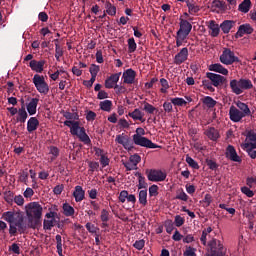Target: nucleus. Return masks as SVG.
Segmentation results:
<instances>
[{"instance_id": "nucleus-1", "label": "nucleus", "mask_w": 256, "mask_h": 256, "mask_svg": "<svg viewBox=\"0 0 256 256\" xmlns=\"http://www.w3.org/2000/svg\"><path fill=\"white\" fill-rule=\"evenodd\" d=\"M64 125L70 127L71 135H76L84 145H91V138L85 132V128L79 126V121L66 120L64 121Z\"/></svg>"}, {"instance_id": "nucleus-2", "label": "nucleus", "mask_w": 256, "mask_h": 256, "mask_svg": "<svg viewBox=\"0 0 256 256\" xmlns=\"http://www.w3.org/2000/svg\"><path fill=\"white\" fill-rule=\"evenodd\" d=\"M26 215L29 223L38 225L41 217H43V206L39 202H30L26 205Z\"/></svg>"}, {"instance_id": "nucleus-3", "label": "nucleus", "mask_w": 256, "mask_h": 256, "mask_svg": "<svg viewBox=\"0 0 256 256\" xmlns=\"http://www.w3.org/2000/svg\"><path fill=\"white\" fill-rule=\"evenodd\" d=\"M2 218L4 221L9 223V225L16 223L18 227V233L23 234L25 231H27V224H25V218H23V215L13 211H7L2 214Z\"/></svg>"}, {"instance_id": "nucleus-4", "label": "nucleus", "mask_w": 256, "mask_h": 256, "mask_svg": "<svg viewBox=\"0 0 256 256\" xmlns=\"http://www.w3.org/2000/svg\"><path fill=\"white\" fill-rule=\"evenodd\" d=\"M230 88L235 95H241L243 90L253 89V82L249 79H233L230 81Z\"/></svg>"}, {"instance_id": "nucleus-5", "label": "nucleus", "mask_w": 256, "mask_h": 256, "mask_svg": "<svg viewBox=\"0 0 256 256\" xmlns=\"http://www.w3.org/2000/svg\"><path fill=\"white\" fill-rule=\"evenodd\" d=\"M32 83H34V87L40 93V95H48L49 94V84L45 81V76L35 74Z\"/></svg>"}, {"instance_id": "nucleus-6", "label": "nucleus", "mask_w": 256, "mask_h": 256, "mask_svg": "<svg viewBox=\"0 0 256 256\" xmlns=\"http://www.w3.org/2000/svg\"><path fill=\"white\" fill-rule=\"evenodd\" d=\"M132 139H133V143L135 145H139L140 147H146L147 149H157L158 147L155 143H153V141L139 134H134L132 136Z\"/></svg>"}, {"instance_id": "nucleus-7", "label": "nucleus", "mask_w": 256, "mask_h": 256, "mask_svg": "<svg viewBox=\"0 0 256 256\" xmlns=\"http://www.w3.org/2000/svg\"><path fill=\"white\" fill-rule=\"evenodd\" d=\"M220 61L223 65H233V63H239V57L235 56L231 49H224L222 55H220Z\"/></svg>"}, {"instance_id": "nucleus-8", "label": "nucleus", "mask_w": 256, "mask_h": 256, "mask_svg": "<svg viewBox=\"0 0 256 256\" xmlns=\"http://www.w3.org/2000/svg\"><path fill=\"white\" fill-rule=\"evenodd\" d=\"M206 77L211 80V83L214 87H221V85H225L227 83V78L225 76H221L219 74L208 72Z\"/></svg>"}, {"instance_id": "nucleus-9", "label": "nucleus", "mask_w": 256, "mask_h": 256, "mask_svg": "<svg viewBox=\"0 0 256 256\" xmlns=\"http://www.w3.org/2000/svg\"><path fill=\"white\" fill-rule=\"evenodd\" d=\"M115 141L119 145H122L124 149H127L128 151H131V149H133V143H131V138L125 135V133L116 135Z\"/></svg>"}, {"instance_id": "nucleus-10", "label": "nucleus", "mask_w": 256, "mask_h": 256, "mask_svg": "<svg viewBox=\"0 0 256 256\" xmlns=\"http://www.w3.org/2000/svg\"><path fill=\"white\" fill-rule=\"evenodd\" d=\"M191 29H193V25L189 23L187 20H180V28L177 31L178 35H182L183 37H189V33H191Z\"/></svg>"}, {"instance_id": "nucleus-11", "label": "nucleus", "mask_w": 256, "mask_h": 256, "mask_svg": "<svg viewBox=\"0 0 256 256\" xmlns=\"http://www.w3.org/2000/svg\"><path fill=\"white\" fill-rule=\"evenodd\" d=\"M229 117L233 123H239L245 116L237 107L231 106L229 109Z\"/></svg>"}, {"instance_id": "nucleus-12", "label": "nucleus", "mask_w": 256, "mask_h": 256, "mask_svg": "<svg viewBox=\"0 0 256 256\" xmlns=\"http://www.w3.org/2000/svg\"><path fill=\"white\" fill-rule=\"evenodd\" d=\"M189 57V49L187 47H184L178 52L174 57V63L176 65H181L182 63H185V61Z\"/></svg>"}, {"instance_id": "nucleus-13", "label": "nucleus", "mask_w": 256, "mask_h": 256, "mask_svg": "<svg viewBox=\"0 0 256 256\" xmlns=\"http://www.w3.org/2000/svg\"><path fill=\"white\" fill-rule=\"evenodd\" d=\"M146 176L148 181H152L154 183L161 181V170L160 169H146Z\"/></svg>"}, {"instance_id": "nucleus-14", "label": "nucleus", "mask_w": 256, "mask_h": 256, "mask_svg": "<svg viewBox=\"0 0 256 256\" xmlns=\"http://www.w3.org/2000/svg\"><path fill=\"white\" fill-rule=\"evenodd\" d=\"M226 157L230 159V161H234L235 163H241V157L237 155V150L233 145H228L226 148Z\"/></svg>"}, {"instance_id": "nucleus-15", "label": "nucleus", "mask_w": 256, "mask_h": 256, "mask_svg": "<svg viewBox=\"0 0 256 256\" xmlns=\"http://www.w3.org/2000/svg\"><path fill=\"white\" fill-rule=\"evenodd\" d=\"M135 77H137V72L131 68L127 69L122 76L124 83L127 85H133V83H135Z\"/></svg>"}, {"instance_id": "nucleus-16", "label": "nucleus", "mask_w": 256, "mask_h": 256, "mask_svg": "<svg viewBox=\"0 0 256 256\" xmlns=\"http://www.w3.org/2000/svg\"><path fill=\"white\" fill-rule=\"evenodd\" d=\"M121 77V72L112 74L105 80L106 89H113L117 83H119V78Z\"/></svg>"}, {"instance_id": "nucleus-17", "label": "nucleus", "mask_w": 256, "mask_h": 256, "mask_svg": "<svg viewBox=\"0 0 256 256\" xmlns=\"http://www.w3.org/2000/svg\"><path fill=\"white\" fill-rule=\"evenodd\" d=\"M30 69L35 71V73H43V68L45 67V60H31L29 63Z\"/></svg>"}, {"instance_id": "nucleus-18", "label": "nucleus", "mask_w": 256, "mask_h": 256, "mask_svg": "<svg viewBox=\"0 0 256 256\" xmlns=\"http://www.w3.org/2000/svg\"><path fill=\"white\" fill-rule=\"evenodd\" d=\"M73 197L76 201V203H81V201H83V199H85V190H83L82 186H75L74 188V192H73Z\"/></svg>"}, {"instance_id": "nucleus-19", "label": "nucleus", "mask_w": 256, "mask_h": 256, "mask_svg": "<svg viewBox=\"0 0 256 256\" xmlns=\"http://www.w3.org/2000/svg\"><path fill=\"white\" fill-rule=\"evenodd\" d=\"M253 33V27L251 24H242L239 26L236 35L238 37H243V35H251Z\"/></svg>"}, {"instance_id": "nucleus-20", "label": "nucleus", "mask_w": 256, "mask_h": 256, "mask_svg": "<svg viewBox=\"0 0 256 256\" xmlns=\"http://www.w3.org/2000/svg\"><path fill=\"white\" fill-rule=\"evenodd\" d=\"M39 129V119L37 117H31L27 122V131L28 133H33Z\"/></svg>"}, {"instance_id": "nucleus-21", "label": "nucleus", "mask_w": 256, "mask_h": 256, "mask_svg": "<svg viewBox=\"0 0 256 256\" xmlns=\"http://www.w3.org/2000/svg\"><path fill=\"white\" fill-rule=\"evenodd\" d=\"M37 105H39V99L32 98L26 106L29 115H35L37 113Z\"/></svg>"}, {"instance_id": "nucleus-22", "label": "nucleus", "mask_w": 256, "mask_h": 256, "mask_svg": "<svg viewBox=\"0 0 256 256\" xmlns=\"http://www.w3.org/2000/svg\"><path fill=\"white\" fill-rule=\"evenodd\" d=\"M236 106L244 117H251V109H249V106L246 103L238 101Z\"/></svg>"}, {"instance_id": "nucleus-23", "label": "nucleus", "mask_w": 256, "mask_h": 256, "mask_svg": "<svg viewBox=\"0 0 256 256\" xmlns=\"http://www.w3.org/2000/svg\"><path fill=\"white\" fill-rule=\"evenodd\" d=\"M209 71H215L216 73H220L221 75H229V70H227L221 64H212L209 66Z\"/></svg>"}, {"instance_id": "nucleus-24", "label": "nucleus", "mask_w": 256, "mask_h": 256, "mask_svg": "<svg viewBox=\"0 0 256 256\" xmlns=\"http://www.w3.org/2000/svg\"><path fill=\"white\" fill-rule=\"evenodd\" d=\"M244 145H250L252 147H256V131H249L246 135V142Z\"/></svg>"}, {"instance_id": "nucleus-25", "label": "nucleus", "mask_w": 256, "mask_h": 256, "mask_svg": "<svg viewBox=\"0 0 256 256\" xmlns=\"http://www.w3.org/2000/svg\"><path fill=\"white\" fill-rule=\"evenodd\" d=\"M205 135L210 139L211 141H217L219 139V131L213 127L208 128L205 131Z\"/></svg>"}, {"instance_id": "nucleus-26", "label": "nucleus", "mask_w": 256, "mask_h": 256, "mask_svg": "<svg viewBox=\"0 0 256 256\" xmlns=\"http://www.w3.org/2000/svg\"><path fill=\"white\" fill-rule=\"evenodd\" d=\"M235 25V21L233 20H225L221 25L220 29L223 31V33L227 34L231 29H233V26Z\"/></svg>"}, {"instance_id": "nucleus-27", "label": "nucleus", "mask_w": 256, "mask_h": 256, "mask_svg": "<svg viewBox=\"0 0 256 256\" xmlns=\"http://www.w3.org/2000/svg\"><path fill=\"white\" fill-rule=\"evenodd\" d=\"M99 107L101 111H106V113H111V109H113V101L104 100L99 103Z\"/></svg>"}, {"instance_id": "nucleus-28", "label": "nucleus", "mask_w": 256, "mask_h": 256, "mask_svg": "<svg viewBox=\"0 0 256 256\" xmlns=\"http://www.w3.org/2000/svg\"><path fill=\"white\" fill-rule=\"evenodd\" d=\"M28 117L29 115L27 114V110H25V106H22L18 110V117L16 118V121H18L19 123H25Z\"/></svg>"}, {"instance_id": "nucleus-29", "label": "nucleus", "mask_w": 256, "mask_h": 256, "mask_svg": "<svg viewBox=\"0 0 256 256\" xmlns=\"http://www.w3.org/2000/svg\"><path fill=\"white\" fill-rule=\"evenodd\" d=\"M242 149L248 153L251 159H256V147L251 146L249 144H241Z\"/></svg>"}, {"instance_id": "nucleus-30", "label": "nucleus", "mask_w": 256, "mask_h": 256, "mask_svg": "<svg viewBox=\"0 0 256 256\" xmlns=\"http://www.w3.org/2000/svg\"><path fill=\"white\" fill-rule=\"evenodd\" d=\"M208 29H210V35L212 37H217L219 35V24L215 23V21H210L208 25Z\"/></svg>"}, {"instance_id": "nucleus-31", "label": "nucleus", "mask_w": 256, "mask_h": 256, "mask_svg": "<svg viewBox=\"0 0 256 256\" xmlns=\"http://www.w3.org/2000/svg\"><path fill=\"white\" fill-rule=\"evenodd\" d=\"M238 11H240V13L251 11V0H243L238 6Z\"/></svg>"}, {"instance_id": "nucleus-32", "label": "nucleus", "mask_w": 256, "mask_h": 256, "mask_svg": "<svg viewBox=\"0 0 256 256\" xmlns=\"http://www.w3.org/2000/svg\"><path fill=\"white\" fill-rule=\"evenodd\" d=\"M62 209L63 215H65V217H73V215H75V208L70 206L69 203H64Z\"/></svg>"}, {"instance_id": "nucleus-33", "label": "nucleus", "mask_w": 256, "mask_h": 256, "mask_svg": "<svg viewBox=\"0 0 256 256\" xmlns=\"http://www.w3.org/2000/svg\"><path fill=\"white\" fill-rule=\"evenodd\" d=\"M57 225V219L52 218L50 220H44L43 221V230L44 231H51L53 227Z\"/></svg>"}, {"instance_id": "nucleus-34", "label": "nucleus", "mask_w": 256, "mask_h": 256, "mask_svg": "<svg viewBox=\"0 0 256 256\" xmlns=\"http://www.w3.org/2000/svg\"><path fill=\"white\" fill-rule=\"evenodd\" d=\"M210 251H220L223 250V245L221 244V241L217 239H213L209 242Z\"/></svg>"}, {"instance_id": "nucleus-35", "label": "nucleus", "mask_w": 256, "mask_h": 256, "mask_svg": "<svg viewBox=\"0 0 256 256\" xmlns=\"http://www.w3.org/2000/svg\"><path fill=\"white\" fill-rule=\"evenodd\" d=\"M105 9L106 13L111 17H115V15H117V7L111 4V2L108 1L105 3Z\"/></svg>"}, {"instance_id": "nucleus-36", "label": "nucleus", "mask_w": 256, "mask_h": 256, "mask_svg": "<svg viewBox=\"0 0 256 256\" xmlns=\"http://www.w3.org/2000/svg\"><path fill=\"white\" fill-rule=\"evenodd\" d=\"M55 43V58L57 61H61V57H63V48L59 45V39L54 40Z\"/></svg>"}, {"instance_id": "nucleus-37", "label": "nucleus", "mask_w": 256, "mask_h": 256, "mask_svg": "<svg viewBox=\"0 0 256 256\" xmlns=\"http://www.w3.org/2000/svg\"><path fill=\"white\" fill-rule=\"evenodd\" d=\"M55 239H56L57 253L58 255L63 256V238L61 237V235L57 234Z\"/></svg>"}, {"instance_id": "nucleus-38", "label": "nucleus", "mask_w": 256, "mask_h": 256, "mask_svg": "<svg viewBox=\"0 0 256 256\" xmlns=\"http://www.w3.org/2000/svg\"><path fill=\"white\" fill-rule=\"evenodd\" d=\"M128 115L129 117L134 119V121H144L143 119L144 114L139 109H135L133 112H130Z\"/></svg>"}, {"instance_id": "nucleus-39", "label": "nucleus", "mask_w": 256, "mask_h": 256, "mask_svg": "<svg viewBox=\"0 0 256 256\" xmlns=\"http://www.w3.org/2000/svg\"><path fill=\"white\" fill-rule=\"evenodd\" d=\"M136 177H138V189H147L149 187L145 181V176L141 175V173H136Z\"/></svg>"}, {"instance_id": "nucleus-40", "label": "nucleus", "mask_w": 256, "mask_h": 256, "mask_svg": "<svg viewBox=\"0 0 256 256\" xmlns=\"http://www.w3.org/2000/svg\"><path fill=\"white\" fill-rule=\"evenodd\" d=\"M212 5L216 7V9H220V11H227V3H225V1L214 0Z\"/></svg>"}, {"instance_id": "nucleus-41", "label": "nucleus", "mask_w": 256, "mask_h": 256, "mask_svg": "<svg viewBox=\"0 0 256 256\" xmlns=\"http://www.w3.org/2000/svg\"><path fill=\"white\" fill-rule=\"evenodd\" d=\"M63 117L69 121H79V114L77 112L71 113L66 111L64 112Z\"/></svg>"}, {"instance_id": "nucleus-42", "label": "nucleus", "mask_w": 256, "mask_h": 256, "mask_svg": "<svg viewBox=\"0 0 256 256\" xmlns=\"http://www.w3.org/2000/svg\"><path fill=\"white\" fill-rule=\"evenodd\" d=\"M203 103L204 105H206V107H208L209 109L215 107V105H217V101H215L211 96H206L203 99Z\"/></svg>"}, {"instance_id": "nucleus-43", "label": "nucleus", "mask_w": 256, "mask_h": 256, "mask_svg": "<svg viewBox=\"0 0 256 256\" xmlns=\"http://www.w3.org/2000/svg\"><path fill=\"white\" fill-rule=\"evenodd\" d=\"M139 203L140 205H147V189L139 191Z\"/></svg>"}, {"instance_id": "nucleus-44", "label": "nucleus", "mask_w": 256, "mask_h": 256, "mask_svg": "<svg viewBox=\"0 0 256 256\" xmlns=\"http://www.w3.org/2000/svg\"><path fill=\"white\" fill-rule=\"evenodd\" d=\"M137 51V43L135 42V38L128 39V52L135 53Z\"/></svg>"}, {"instance_id": "nucleus-45", "label": "nucleus", "mask_w": 256, "mask_h": 256, "mask_svg": "<svg viewBox=\"0 0 256 256\" xmlns=\"http://www.w3.org/2000/svg\"><path fill=\"white\" fill-rule=\"evenodd\" d=\"M186 5L188 7V11L189 13H191L192 15L194 13H199V7L195 4V3H191V1H186Z\"/></svg>"}, {"instance_id": "nucleus-46", "label": "nucleus", "mask_w": 256, "mask_h": 256, "mask_svg": "<svg viewBox=\"0 0 256 256\" xmlns=\"http://www.w3.org/2000/svg\"><path fill=\"white\" fill-rule=\"evenodd\" d=\"M19 231V227L17 226V222L9 224V234L11 237H17V232Z\"/></svg>"}, {"instance_id": "nucleus-47", "label": "nucleus", "mask_w": 256, "mask_h": 256, "mask_svg": "<svg viewBox=\"0 0 256 256\" xmlns=\"http://www.w3.org/2000/svg\"><path fill=\"white\" fill-rule=\"evenodd\" d=\"M186 163L189 165V167H192V169H199V163H197V161H195L189 155L186 156Z\"/></svg>"}, {"instance_id": "nucleus-48", "label": "nucleus", "mask_w": 256, "mask_h": 256, "mask_svg": "<svg viewBox=\"0 0 256 256\" xmlns=\"http://www.w3.org/2000/svg\"><path fill=\"white\" fill-rule=\"evenodd\" d=\"M88 167L90 173H95V171L99 170V162L88 161Z\"/></svg>"}, {"instance_id": "nucleus-49", "label": "nucleus", "mask_w": 256, "mask_h": 256, "mask_svg": "<svg viewBox=\"0 0 256 256\" xmlns=\"http://www.w3.org/2000/svg\"><path fill=\"white\" fill-rule=\"evenodd\" d=\"M149 195L150 197H157L159 195V186L155 184L150 186Z\"/></svg>"}, {"instance_id": "nucleus-50", "label": "nucleus", "mask_w": 256, "mask_h": 256, "mask_svg": "<svg viewBox=\"0 0 256 256\" xmlns=\"http://www.w3.org/2000/svg\"><path fill=\"white\" fill-rule=\"evenodd\" d=\"M176 199H179L180 201H188L189 196L187 195V193H185V191L178 190L177 195H176Z\"/></svg>"}, {"instance_id": "nucleus-51", "label": "nucleus", "mask_w": 256, "mask_h": 256, "mask_svg": "<svg viewBox=\"0 0 256 256\" xmlns=\"http://www.w3.org/2000/svg\"><path fill=\"white\" fill-rule=\"evenodd\" d=\"M173 105H176L177 107H183V105L187 104V100L183 98H173L172 99Z\"/></svg>"}, {"instance_id": "nucleus-52", "label": "nucleus", "mask_w": 256, "mask_h": 256, "mask_svg": "<svg viewBox=\"0 0 256 256\" xmlns=\"http://www.w3.org/2000/svg\"><path fill=\"white\" fill-rule=\"evenodd\" d=\"M20 183H25L27 185V181H29V173L27 171H23L19 174Z\"/></svg>"}, {"instance_id": "nucleus-53", "label": "nucleus", "mask_w": 256, "mask_h": 256, "mask_svg": "<svg viewBox=\"0 0 256 256\" xmlns=\"http://www.w3.org/2000/svg\"><path fill=\"white\" fill-rule=\"evenodd\" d=\"M100 219L102 223H107L109 221V211H107V209H102Z\"/></svg>"}, {"instance_id": "nucleus-54", "label": "nucleus", "mask_w": 256, "mask_h": 256, "mask_svg": "<svg viewBox=\"0 0 256 256\" xmlns=\"http://www.w3.org/2000/svg\"><path fill=\"white\" fill-rule=\"evenodd\" d=\"M99 71H101V68L99 67V65L91 64V66L89 68V72H90L91 75L97 76Z\"/></svg>"}, {"instance_id": "nucleus-55", "label": "nucleus", "mask_w": 256, "mask_h": 256, "mask_svg": "<svg viewBox=\"0 0 256 256\" xmlns=\"http://www.w3.org/2000/svg\"><path fill=\"white\" fill-rule=\"evenodd\" d=\"M195 251H197V249H195L191 246H188V247H186V250L184 251L183 255L184 256H197Z\"/></svg>"}, {"instance_id": "nucleus-56", "label": "nucleus", "mask_w": 256, "mask_h": 256, "mask_svg": "<svg viewBox=\"0 0 256 256\" xmlns=\"http://www.w3.org/2000/svg\"><path fill=\"white\" fill-rule=\"evenodd\" d=\"M129 161H131L137 167V165L141 163V156H139V154L131 155Z\"/></svg>"}, {"instance_id": "nucleus-57", "label": "nucleus", "mask_w": 256, "mask_h": 256, "mask_svg": "<svg viewBox=\"0 0 256 256\" xmlns=\"http://www.w3.org/2000/svg\"><path fill=\"white\" fill-rule=\"evenodd\" d=\"M174 223L176 227H182L185 224V218L181 217V215H176Z\"/></svg>"}, {"instance_id": "nucleus-58", "label": "nucleus", "mask_w": 256, "mask_h": 256, "mask_svg": "<svg viewBox=\"0 0 256 256\" xmlns=\"http://www.w3.org/2000/svg\"><path fill=\"white\" fill-rule=\"evenodd\" d=\"M133 247L138 251H141L143 247H145V240L141 239V240L135 241V243L133 244Z\"/></svg>"}, {"instance_id": "nucleus-59", "label": "nucleus", "mask_w": 256, "mask_h": 256, "mask_svg": "<svg viewBox=\"0 0 256 256\" xmlns=\"http://www.w3.org/2000/svg\"><path fill=\"white\" fill-rule=\"evenodd\" d=\"M241 192L246 195V197H254L255 193L249 189V187L244 186L241 188Z\"/></svg>"}, {"instance_id": "nucleus-60", "label": "nucleus", "mask_w": 256, "mask_h": 256, "mask_svg": "<svg viewBox=\"0 0 256 256\" xmlns=\"http://www.w3.org/2000/svg\"><path fill=\"white\" fill-rule=\"evenodd\" d=\"M143 111H145L146 113L153 114V113H155V108L153 107V105L145 102L144 107H143Z\"/></svg>"}, {"instance_id": "nucleus-61", "label": "nucleus", "mask_w": 256, "mask_h": 256, "mask_svg": "<svg viewBox=\"0 0 256 256\" xmlns=\"http://www.w3.org/2000/svg\"><path fill=\"white\" fill-rule=\"evenodd\" d=\"M86 229L89 233H97V230H99V228H97L91 222L86 223Z\"/></svg>"}, {"instance_id": "nucleus-62", "label": "nucleus", "mask_w": 256, "mask_h": 256, "mask_svg": "<svg viewBox=\"0 0 256 256\" xmlns=\"http://www.w3.org/2000/svg\"><path fill=\"white\" fill-rule=\"evenodd\" d=\"M109 163H110L109 157L105 156V154H102L100 157V164L102 165V167L103 168L107 167Z\"/></svg>"}, {"instance_id": "nucleus-63", "label": "nucleus", "mask_w": 256, "mask_h": 256, "mask_svg": "<svg viewBox=\"0 0 256 256\" xmlns=\"http://www.w3.org/2000/svg\"><path fill=\"white\" fill-rule=\"evenodd\" d=\"M123 165L126 168V171H135V169H137V166H135L130 160L128 162H124Z\"/></svg>"}, {"instance_id": "nucleus-64", "label": "nucleus", "mask_w": 256, "mask_h": 256, "mask_svg": "<svg viewBox=\"0 0 256 256\" xmlns=\"http://www.w3.org/2000/svg\"><path fill=\"white\" fill-rule=\"evenodd\" d=\"M246 185H248V187H250V189H253V187H255V185H256V177L247 178Z\"/></svg>"}]
</instances>
